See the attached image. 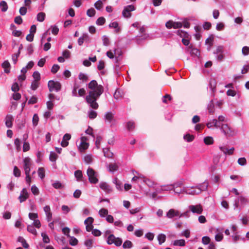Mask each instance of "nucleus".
I'll return each instance as SVG.
<instances>
[{
    "label": "nucleus",
    "instance_id": "nucleus-1",
    "mask_svg": "<svg viewBox=\"0 0 249 249\" xmlns=\"http://www.w3.org/2000/svg\"><path fill=\"white\" fill-rule=\"evenodd\" d=\"M88 88L92 90L89 91V95L86 96V101L90 107L97 109L99 105L96 101L103 93L104 88L101 85H98L95 80H91L89 83Z\"/></svg>",
    "mask_w": 249,
    "mask_h": 249
},
{
    "label": "nucleus",
    "instance_id": "nucleus-2",
    "mask_svg": "<svg viewBox=\"0 0 249 249\" xmlns=\"http://www.w3.org/2000/svg\"><path fill=\"white\" fill-rule=\"evenodd\" d=\"M89 181L92 184H96L99 180L98 179V174L93 169L89 167L87 171Z\"/></svg>",
    "mask_w": 249,
    "mask_h": 249
},
{
    "label": "nucleus",
    "instance_id": "nucleus-3",
    "mask_svg": "<svg viewBox=\"0 0 249 249\" xmlns=\"http://www.w3.org/2000/svg\"><path fill=\"white\" fill-rule=\"evenodd\" d=\"M222 133L227 137H232L236 135L237 131L230 127L227 124H222L220 127Z\"/></svg>",
    "mask_w": 249,
    "mask_h": 249
},
{
    "label": "nucleus",
    "instance_id": "nucleus-4",
    "mask_svg": "<svg viewBox=\"0 0 249 249\" xmlns=\"http://www.w3.org/2000/svg\"><path fill=\"white\" fill-rule=\"evenodd\" d=\"M48 87L50 92H58L61 90V84L58 81L51 80L48 81Z\"/></svg>",
    "mask_w": 249,
    "mask_h": 249
},
{
    "label": "nucleus",
    "instance_id": "nucleus-5",
    "mask_svg": "<svg viewBox=\"0 0 249 249\" xmlns=\"http://www.w3.org/2000/svg\"><path fill=\"white\" fill-rule=\"evenodd\" d=\"M136 7L132 4L124 7L122 11V15L125 18H130L131 17V12L135 11Z\"/></svg>",
    "mask_w": 249,
    "mask_h": 249
},
{
    "label": "nucleus",
    "instance_id": "nucleus-6",
    "mask_svg": "<svg viewBox=\"0 0 249 249\" xmlns=\"http://www.w3.org/2000/svg\"><path fill=\"white\" fill-rule=\"evenodd\" d=\"M31 159L29 157H26L23 159V168L25 174H30L31 166Z\"/></svg>",
    "mask_w": 249,
    "mask_h": 249
},
{
    "label": "nucleus",
    "instance_id": "nucleus-7",
    "mask_svg": "<svg viewBox=\"0 0 249 249\" xmlns=\"http://www.w3.org/2000/svg\"><path fill=\"white\" fill-rule=\"evenodd\" d=\"M100 188L107 194H110L112 192V187L106 182L101 181L99 184Z\"/></svg>",
    "mask_w": 249,
    "mask_h": 249
},
{
    "label": "nucleus",
    "instance_id": "nucleus-8",
    "mask_svg": "<svg viewBox=\"0 0 249 249\" xmlns=\"http://www.w3.org/2000/svg\"><path fill=\"white\" fill-rule=\"evenodd\" d=\"M179 211L178 210H175L174 209H170L167 213L166 214V216L168 218H173L174 217H176V219L179 218Z\"/></svg>",
    "mask_w": 249,
    "mask_h": 249
},
{
    "label": "nucleus",
    "instance_id": "nucleus-9",
    "mask_svg": "<svg viewBox=\"0 0 249 249\" xmlns=\"http://www.w3.org/2000/svg\"><path fill=\"white\" fill-rule=\"evenodd\" d=\"M185 193L191 195H196L200 194V191L197 189L196 186L187 187L185 188Z\"/></svg>",
    "mask_w": 249,
    "mask_h": 249
},
{
    "label": "nucleus",
    "instance_id": "nucleus-10",
    "mask_svg": "<svg viewBox=\"0 0 249 249\" xmlns=\"http://www.w3.org/2000/svg\"><path fill=\"white\" fill-rule=\"evenodd\" d=\"M189 209L190 211L194 213L201 214L203 211L202 207L200 204L190 205L189 207Z\"/></svg>",
    "mask_w": 249,
    "mask_h": 249
},
{
    "label": "nucleus",
    "instance_id": "nucleus-11",
    "mask_svg": "<svg viewBox=\"0 0 249 249\" xmlns=\"http://www.w3.org/2000/svg\"><path fill=\"white\" fill-rule=\"evenodd\" d=\"M87 140L86 137H81V141L80 145L78 146V149L81 152H83L89 147V143L86 142Z\"/></svg>",
    "mask_w": 249,
    "mask_h": 249
},
{
    "label": "nucleus",
    "instance_id": "nucleus-12",
    "mask_svg": "<svg viewBox=\"0 0 249 249\" xmlns=\"http://www.w3.org/2000/svg\"><path fill=\"white\" fill-rule=\"evenodd\" d=\"M43 210L46 216V220L48 222L51 221L52 219V213L51 211L50 207L49 205H46L43 208Z\"/></svg>",
    "mask_w": 249,
    "mask_h": 249
},
{
    "label": "nucleus",
    "instance_id": "nucleus-13",
    "mask_svg": "<svg viewBox=\"0 0 249 249\" xmlns=\"http://www.w3.org/2000/svg\"><path fill=\"white\" fill-rule=\"evenodd\" d=\"M28 197V193L27 190L25 188H23L20 192V196L18 197V199L20 203L25 201Z\"/></svg>",
    "mask_w": 249,
    "mask_h": 249
},
{
    "label": "nucleus",
    "instance_id": "nucleus-14",
    "mask_svg": "<svg viewBox=\"0 0 249 249\" xmlns=\"http://www.w3.org/2000/svg\"><path fill=\"white\" fill-rule=\"evenodd\" d=\"M14 118L11 114L6 115L5 118V124L7 127L11 128L13 126V121Z\"/></svg>",
    "mask_w": 249,
    "mask_h": 249
},
{
    "label": "nucleus",
    "instance_id": "nucleus-15",
    "mask_svg": "<svg viewBox=\"0 0 249 249\" xmlns=\"http://www.w3.org/2000/svg\"><path fill=\"white\" fill-rule=\"evenodd\" d=\"M114 114L111 111H108L105 113L104 115V119L105 121L111 124L113 121H114Z\"/></svg>",
    "mask_w": 249,
    "mask_h": 249
},
{
    "label": "nucleus",
    "instance_id": "nucleus-16",
    "mask_svg": "<svg viewBox=\"0 0 249 249\" xmlns=\"http://www.w3.org/2000/svg\"><path fill=\"white\" fill-rule=\"evenodd\" d=\"M174 184H177V186H175L176 187L173 188L175 194L179 195L181 193H185V187H181L180 186L181 183H174Z\"/></svg>",
    "mask_w": 249,
    "mask_h": 249
},
{
    "label": "nucleus",
    "instance_id": "nucleus-17",
    "mask_svg": "<svg viewBox=\"0 0 249 249\" xmlns=\"http://www.w3.org/2000/svg\"><path fill=\"white\" fill-rule=\"evenodd\" d=\"M1 67L4 69L5 73H8L10 72L11 65L8 60H5L2 63Z\"/></svg>",
    "mask_w": 249,
    "mask_h": 249
},
{
    "label": "nucleus",
    "instance_id": "nucleus-18",
    "mask_svg": "<svg viewBox=\"0 0 249 249\" xmlns=\"http://www.w3.org/2000/svg\"><path fill=\"white\" fill-rule=\"evenodd\" d=\"M198 190H199L200 193L202 192L206 191L208 186V182L207 181H205L202 183L198 184L196 186Z\"/></svg>",
    "mask_w": 249,
    "mask_h": 249
},
{
    "label": "nucleus",
    "instance_id": "nucleus-19",
    "mask_svg": "<svg viewBox=\"0 0 249 249\" xmlns=\"http://www.w3.org/2000/svg\"><path fill=\"white\" fill-rule=\"evenodd\" d=\"M188 50L190 51V53L191 55L198 56L200 55V53L199 50L196 48H193V46L192 45H190L188 47Z\"/></svg>",
    "mask_w": 249,
    "mask_h": 249
},
{
    "label": "nucleus",
    "instance_id": "nucleus-20",
    "mask_svg": "<svg viewBox=\"0 0 249 249\" xmlns=\"http://www.w3.org/2000/svg\"><path fill=\"white\" fill-rule=\"evenodd\" d=\"M218 121L216 119H213L212 121H209L207 123L206 125L208 128H210L213 126L215 127L218 128V127H220V125H217Z\"/></svg>",
    "mask_w": 249,
    "mask_h": 249
},
{
    "label": "nucleus",
    "instance_id": "nucleus-21",
    "mask_svg": "<svg viewBox=\"0 0 249 249\" xmlns=\"http://www.w3.org/2000/svg\"><path fill=\"white\" fill-rule=\"evenodd\" d=\"M104 155L107 158H111L113 156V153L110 151L109 148H104L103 149Z\"/></svg>",
    "mask_w": 249,
    "mask_h": 249
},
{
    "label": "nucleus",
    "instance_id": "nucleus-22",
    "mask_svg": "<svg viewBox=\"0 0 249 249\" xmlns=\"http://www.w3.org/2000/svg\"><path fill=\"white\" fill-rule=\"evenodd\" d=\"M166 235L163 233H160L157 236V239L158 240L159 244L161 245L166 241Z\"/></svg>",
    "mask_w": 249,
    "mask_h": 249
},
{
    "label": "nucleus",
    "instance_id": "nucleus-23",
    "mask_svg": "<svg viewBox=\"0 0 249 249\" xmlns=\"http://www.w3.org/2000/svg\"><path fill=\"white\" fill-rule=\"evenodd\" d=\"M74 177L76 178V180L78 181H82L83 174L81 170H77L74 172Z\"/></svg>",
    "mask_w": 249,
    "mask_h": 249
},
{
    "label": "nucleus",
    "instance_id": "nucleus-24",
    "mask_svg": "<svg viewBox=\"0 0 249 249\" xmlns=\"http://www.w3.org/2000/svg\"><path fill=\"white\" fill-rule=\"evenodd\" d=\"M113 183L115 184L116 189L119 191L122 190V183L116 178H114L112 181Z\"/></svg>",
    "mask_w": 249,
    "mask_h": 249
},
{
    "label": "nucleus",
    "instance_id": "nucleus-25",
    "mask_svg": "<svg viewBox=\"0 0 249 249\" xmlns=\"http://www.w3.org/2000/svg\"><path fill=\"white\" fill-rule=\"evenodd\" d=\"M109 27L110 28H114L115 29V32L116 33H119L120 32V29L119 27V24L117 21L112 22H111L109 25Z\"/></svg>",
    "mask_w": 249,
    "mask_h": 249
},
{
    "label": "nucleus",
    "instance_id": "nucleus-26",
    "mask_svg": "<svg viewBox=\"0 0 249 249\" xmlns=\"http://www.w3.org/2000/svg\"><path fill=\"white\" fill-rule=\"evenodd\" d=\"M88 116L90 119L92 120L97 117V113L96 111L90 109L88 112Z\"/></svg>",
    "mask_w": 249,
    "mask_h": 249
},
{
    "label": "nucleus",
    "instance_id": "nucleus-27",
    "mask_svg": "<svg viewBox=\"0 0 249 249\" xmlns=\"http://www.w3.org/2000/svg\"><path fill=\"white\" fill-rule=\"evenodd\" d=\"M173 245L183 247L185 245V241L184 239L175 240L173 242Z\"/></svg>",
    "mask_w": 249,
    "mask_h": 249
},
{
    "label": "nucleus",
    "instance_id": "nucleus-28",
    "mask_svg": "<svg viewBox=\"0 0 249 249\" xmlns=\"http://www.w3.org/2000/svg\"><path fill=\"white\" fill-rule=\"evenodd\" d=\"M214 103L213 100H211L207 106V109L210 113L214 112Z\"/></svg>",
    "mask_w": 249,
    "mask_h": 249
},
{
    "label": "nucleus",
    "instance_id": "nucleus-29",
    "mask_svg": "<svg viewBox=\"0 0 249 249\" xmlns=\"http://www.w3.org/2000/svg\"><path fill=\"white\" fill-rule=\"evenodd\" d=\"M0 7H1V11L3 12L7 11L8 8L6 2L4 0H2L0 2Z\"/></svg>",
    "mask_w": 249,
    "mask_h": 249
},
{
    "label": "nucleus",
    "instance_id": "nucleus-30",
    "mask_svg": "<svg viewBox=\"0 0 249 249\" xmlns=\"http://www.w3.org/2000/svg\"><path fill=\"white\" fill-rule=\"evenodd\" d=\"M108 171L110 172H111V173H113L115 171H116L118 170V166L114 163H110L108 165Z\"/></svg>",
    "mask_w": 249,
    "mask_h": 249
},
{
    "label": "nucleus",
    "instance_id": "nucleus-31",
    "mask_svg": "<svg viewBox=\"0 0 249 249\" xmlns=\"http://www.w3.org/2000/svg\"><path fill=\"white\" fill-rule=\"evenodd\" d=\"M115 239V236H114V235L113 234H111L108 236V237L107 238V244H108V245H111L112 244H114V243H115L114 240Z\"/></svg>",
    "mask_w": 249,
    "mask_h": 249
},
{
    "label": "nucleus",
    "instance_id": "nucleus-32",
    "mask_svg": "<svg viewBox=\"0 0 249 249\" xmlns=\"http://www.w3.org/2000/svg\"><path fill=\"white\" fill-rule=\"evenodd\" d=\"M89 37V36L87 34H84L82 36H80L78 39V44L79 46H81L84 40Z\"/></svg>",
    "mask_w": 249,
    "mask_h": 249
},
{
    "label": "nucleus",
    "instance_id": "nucleus-33",
    "mask_svg": "<svg viewBox=\"0 0 249 249\" xmlns=\"http://www.w3.org/2000/svg\"><path fill=\"white\" fill-rule=\"evenodd\" d=\"M45 18V14L43 12H40L37 14L36 19L39 22H42Z\"/></svg>",
    "mask_w": 249,
    "mask_h": 249
},
{
    "label": "nucleus",
    "instance_id": "nucleus-34",
    "mask_svg": "<svg viewBox=\"0 0 249 249\" xmlns=\"http://www.w3.org/2000/svg\"><path fill=\"white\" fill-rule=\"evenodd\" d=\"M209 88L212 92H214L216 88V82L214 79H211L209 81Z\"/></svg>",
    "mask_w": 249,
    "mask_h": 249
},
{
    "label": "nucleus",
    "instance_id": "nucleus-35",
    "mask_svg": "<svg viewBox=\"0 0 249 249\" xmlns=\"http://www.w3.org/2000/svg\"><path fill=\"white\" fill-rule=\"evenodd\" d=\"M176 34L177 35L180 36L181 37H187L188 36V34L187 32L182 30H178Z\"/></svg>",
    "mask_w": 249,
    "mask_h": 249
},
{
    "label": "nucleus",
    "instance_id": "nucleus-36",
    "mask_svg": "<svg viewBox=\"0 0 249 249\" xmlns=\"http://www.w3.org/2000/svg\"><path fill=\"white\" fill-rule=\"evenodd\" d=\"M133 247L132 243L129 240H126L123 244L124 249H131Z\"/></svg>",
    "mask_w": 249,
    "mask_h": 249
},
{
    "label": "nucleus",
    "instance_id": "nucleus-37",
    "mask_svg": "<svg viewBox=\"0 0 249 249\" xmlns=\"http://www.w3.org/2000/svg\"><path fill=\"white\" fill-rule=\"evenodd\" d=\"M183 139L187 142H191L194 139V136L190 134H186L184 135Z\"/></svg>",
    "mask_w": 249,
    "mask_h": 249
},
{
    "label": "nucleus",
    "instance_id": "nucleus-38",
    "mask_svg": "<svg viewBox=\"0 0 249 249\" xmlns=\"http://www.w3.org/2000/svg\"><path fill=\"white\" fill-rule=\"evenodd\" d=\"M37 173L38 175V177L41 178L43 179L45 178V171L43 167H39L38 169Z\"/></svg>",
    "mask_w": 249,
    "mask_h": 249
},
{
    "label": "nucleus",
    "instance_id": "nucleus-39",
    "mask_svg": "<svg viewBox=\"0 0 249 249\" xmlns=\"http://www.w3.org/2000/svg\"><path fill=\"white\" fill-rule=\"evenodd\" d=\"M204 142L206 144L210 145L213 143V137L208 136L204 138Z\"/></svg>",
    "mask_w": 249,
    "mask_h": 249
},
{
    "label": "nucleus",
    "instance_id": "nucleus-40",
    "mask_svg": "<svg viewBox=\"0 0 249 249\" xmlns=\"http://www.w3.org/2000/svg\"><path fill=\"white\" fill-rule=\"evenodd\" d=\"M58 156L54 152H51L49 156V160L52 162H55Z\"/></svg>",
    "mask_w": 249,
    "mask_h": 249
},
{
    "label": "nucleus",
    "instance_id": "nucleus-41",
    "mask_svg": "<svg viewBox=\"0 0 249 249\" xmlns=\"http://www.w3.org/2000/svg\"><path fill=\"white\" fill-rule=\"evenodd\" d=\"M108 211L107 209L102 208L99 211V214L101 217H104L107 215Z\"/></svg>",
    "mask_w": 249,
    "mask_h": 249
},
{
    "label": "nucleus",
    "instance_id": "nucleus-42",
    "mask_svg": "<svg viewBox=\"0 0 249 249\" xmlns=\"http://www.w3.org/2000/svg\"><path fill=\"white\" fill-rule=\"evenodd\" d=\"M69 237L70 238L69 243L71 246H74L77 245L78 241L75 237L73 236H70Z\"/></svg>",
    "mask_w": 249,
    "mask_h": 249
},
{
    "label": "nucleus",
    "instance_id": "nucleus-43",
    "mask_svg": "<svg viewBox=\"0 0 249 249\" xmlns=\"http://www.w3.org/2000/svg\"><path fill=\"white\" fill-rule=\"evenodd\" d=\"M27 230L30 233L34 234L36 235L37 232L35 228V227L33 225H28L27 228Z\"/></svg>",
    "mask_w": 249,
    "mask_h": 249
},
{
    "label": "nucleus",
    "instance_id": "nucleus-44",
    "mask_svg": "<svg viewBox=\"0 0 249 249\" xmlns=\"http://www.w3.org/2000/svg\"><path fill=\"white\" fill-rule=\"evenodd\" d=\"M78 78L80 80H82L84 82H87L88 80V79H88V77L87 75V74H85L84 73H82V72H80L79 74Z\"/></svg>",
    "mask_w": 249,
    "mask_h": 249
},
{
    "label": "nucleus",
    "instance_id": "nucleus-45",
    "mask_svg": "<svg viewBox=\"0 0 249 249\" xmlns=\"http://www.w3.org/2000/svg\"><path fill=\"white\" fill-rule=\"evenodd\" d=\"M102 41L104 46H108L109 45L110 40L107 36L104 35L102 36Z\"/></svg>",
    "mask_w": 249,
    "mask_h": 249
},
{
    "label": "nucleus",
    "instance_id": "nucleus-46",
    "mask_svg": "<svg viewBox=\"0 0 249 249\" xmlns=\"http://www.w3.org/2000/svg\"><path fill=\"white\" fill-rule=\"evenodd\" d=\"M13 175L15 177L17 178L19 177L21 175L20 170L16 166H15L14 167Z\"/></svg>",
    "mask_w": 249,
    "mask_h": 249
},
{
    "label": "nucleus",
    "instance_id": "nucleus-47",
    "mask_svg": "<svg viewBox=\"0 0 249 249\" xmlns=\"http://www.w3.org/2000/svg\"><path fill=\"white\" fill-rule=\"evenodd\" d=\"M41 236L42 237V240L44 243L48 244L50 243V240L48 235L45 232H42Z\"/></svg>",
    "mask_w": 249,
    "mask_h": 249
},
{
    "label": "nucleus",
    "instance_id": "nucleus-48",
    "mask_svg": "<svg viewBox=\"0 0 249 249\" xmlns=\"http://www.w3.org/2000/svg\"><path fill=\"white\" fill-rule=\"evenodd\" d=\"M180 236H184L187 238H188L190 236V231L189 230H185L183 231L179 234Z\"/></svg>",
    "mask_w": 249,
    "mask_h": 249
},
{
    "label": "nucleus",
    "instance_id": "nucleus-49",
    "mask_svg": "<svg viewBox=\"0 0 249 249\" xmlns=\"http://www.w3.org/2000/svg\"><path fill=\"white\" fill-rule=\"evenodd\" d=\"M39 121V118L37 114H35L33 117L32 122L33 125L34 126H36Z\"/></svg>",
    "mask_w": 249,
    "mask_h": 249
},
{
    "label": "nucleus",
    "instance_id": "nucleus-50",
    "mask_svg": "<svg viewBox=\"0 0 249 249\" xmlns=\"http://www.w3.org/2000/svg\"><path fill=\"white\" fill-rule=\"evenodd\" d=\"M96 13L95 9L93 8L88 9L87 11V15L89 17H93Z\"/></svg>",
    "mask_w": 249,
    "mask_h": 249
},
{
    "label": "nucleus",
    "instance_id": "nucleus-51",
    "mask_svg": "<svg viewBox=\"0 0 249 249\" xmlns=\"http://www.w3.org/2000/svg\"><path fill=\"white\" fill-rule=\"evenodd\" d=\"M52 186L53 188L56 189H62L63 188L62 183L59 181H56L52 184Z\"/></svg>",
    "mask_w": 249,
    "mask_h": 249
},
{
    "label": "nucleus",
    "instance_id": "nucleus-52",
    "mask_svg": "<svg viewBox=\"0 0 249 249\" xmlns=\"http://www.w3.org/2000/svg\"><path fill=\"white\" fill-rule=\"evenodd\" d=\"M105 18L103 17H101L97 19L96 23L98 25H103L105 24Z\"/></svg>",
    "mask_w": 249,
    "mask_h": 249
},
{
    "label": "nucleus",
    "instance_id": "nucleus-53",
    "mask_svg": "<svg viewBox=\"0 0 249 249\" xmlns=\"http://www.w3.org/2000/svg\"><path fill=\"white\" fill-rule=\"evenodd\" d=\"M103 5V2L101 0H98L94 3L95 8L98 10H101Z\"/></svg>",
    "mask_w": 249,
    "mask_h": 249
},
{
    "label": "nucleus",
    "instance_id": "nucleus-54",
    "mask_svg": "<svg viewBox=\"0 0 249 249\" xmlns=\"http://www.w3.org/2000/svg\"><path fill=\"white\" fill-rule=\"evenodd\" d=\"M127 129L130 131L133 129L135 127L134 123L133 121H129L126 124Z\"/></svg>",
    "mask_w": 249,
    "mask_h": 249
},
{
    "label": "nucleus",
    "instance_id": "nucleus-55",
    "mask_svg": "<svg viewBox=\"0 0 249 249\" xmlns=\"http://www.w3.org/2000/svg\"><path fill=\"white\" fill-rule=\"evenodd\" d=\"M122 59L120 58L119 56H116L114 59L115 67L116 69H119L120 68L119 62Z\"/></svg>",
    "mask_w": 249,
    "mask_h": 249
},
{
    "label": "nucleus",
    "instance_id": "nucleus-56",
    "mask_svg": "<svg viewBox=\"0 0 249 249\" xmlns=\"http://www.w3.org/2000/svg\"><path fill=\"white\" fill-rule=\"evenodd\" d=\"M37 102V98L35 96H32L28 101V105H33Z\"/></svg>",
    "mask_w": 249,
    "mask_h": 249
},
{
    "label": "nucleus",
    "instance_id": "nucleus-57",
    "mask_svg": "<svg viewBox=\"0 0 249 249\" xmlns=\"http://www.w3.org/2000/svg\"><path fill=\"white\" fill-rule=\"evenodd\" d=\"M33 77L35 81H38L40 80V74L38 71H35L33 74Z\"/></svg>",
    "mask_w": 249,
    "mask_h": 249
},
{
    "label": "nucleus",
    "instance_id": "nucleus-58",
    "mask_svg": "<svg viewBox=\"0 0 249 249\" xmlns=\"http://www.w3.org/2000/svg\"><path fill=\"white\" fill-rule=\"evenodd\" d=\"M211 239L209 236H205L202 238V242L204 245H208L210 243Z\"/></svg>",
    "mask_w": 249,
    "mask_h": 249
},
{
    "label": "nucleus",
    "instance_id": "nucleus-59",
    "mask_svg": "<svg viewBox=\"0 0 249 249\" xmlns=\"http://www.w3.org/2000/svg\"><path fill=\"white\" fill-rule=\"evenodd\" d=\"M237 162L239 165L244 166L247 164V160L244 157L240 158L238 159Z\"/></svg>",
    "mask_w": 249,
    "mask_h": 249
},
{
    "label": "nucleus",
    "instance_id": "nucleus-60",
    "mask_svg": "<svg viewBox=\"0 0 249 249\" xmlns=\"http://www.w3.org/2000/svg\"><path fill=\"white\" fill-rule=\"evenodd\" d=\"M14 22L18 25H20L22 23L23 20L20 16H18L15 18Z\"/></svg>",
    "mask_w": 249,
    "mask_h": 249
},
{
    "label": "nucleus",
    "instance_id": "nucleus-61",
    "mask_svg": "<svg viewBox=\"0 0 249 249\" xmlns=\"http://www.w3.org/2000/svg\"><path fill=\"white\" fill-rule=\"evenodd\" d=\"M31 190L32 193L34 195H37L39 194V190H38V188L35 185H34L31 187Z\"/></svg>",
    "mask_w": 249,
    "mask_h": 249
},
{
    "label": "nucleus",
    "instance_id": "nucleus-62",
    "mask_svg": "<svg viewBox=\"0 0 249 249\" xmlns=\"http://www.w3.org/2000/svg\"><path fill=\"white\" fill-rule=\"evenodd\" d=\"M145 237L149 241H152L154 238V234L152 232H147L145 234Z\"/></svg>",
    "mask_w": 249,
    "mask_h": 249
},
{
    "label": "nucleus",
    "instance_id": "nucleus-63",
    "mask_svg": "<svg viewBox=\"0 0 249 249\" xmlns=\"http://www.w3.org/2000/svg\"><path fill=\"white\" fill-rule=\"evenodd\" d=\"M242 53L245 56L249 54V47L248 46H244L242 49Z\"/></svg>",
    "mask_w": 249,
    "mask_h": 249
},
{
    "label": "nucleus",
    "instance_id": "nucleus-64",
    "mask_svg": "<svg viewBox=\"0 0 249 249\" xmlns=\"http://www.w3.org/2000/svg\"><path fill=\"white\" fill-rule=\"evenodd\" d=\"M38 87V81L34 80L32 82V84L31 85V89L33 90H35L37 89Z\"/></svg>",
    "mask_w": 249,
    "mask_h": 249
}]
</instances>
